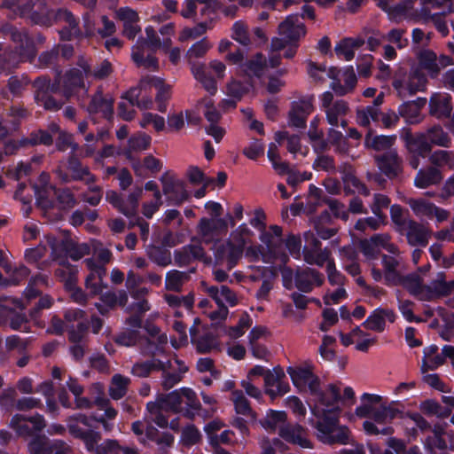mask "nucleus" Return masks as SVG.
Returning <instances> with one entry per match:
<instances>
[{"instance_id": "f3484780", "label": "nucleus", "mask_w": 454, "mask_h": 454, "mask_svg": "<svg viewBox=\"0 0 454 454\" xmlns=\"http://www.w3.org/2000/svg\"><path fill=\"white\" fill-rule=\"evenodd\" d=\"M198 233L206 243L213 242L215 238L226 232L228 222L224 218L202 217L197 226Z\"/></svg>"}, {"instance_id": "e2e57ef3", "label": "nucleus", "mask_w": 454, "mask_h": 454, "mask_svg": "<svg viewBox=\"0 0 454 454\" xmlns=\"http://www.w3.org/2000/svg\"><path fill=\"white\" fill-rule=\"evenodd\" d=\"M430 160L434 165L454 168V154L451 152L438 150L430 156Z\"/></svg>"}, {"instance_id": "c85d7f7f", "label": "nucleus", "mask_w": 454, "mask_h": 454, "mask_svg": "<svg viewBox=\"0 0 454 454\" xmlns=\"http://www.w3.org/2000/svg\"><path fill=\"white\" fill-rule=\"evenodd\" d=\"M395 319V315L393 310L378 308L371 313L364 325L369 330L380 333L384 331L387 321L393 323Z\"/></svg>"}, {"instance_id": "6e6552de", "label": "nucleus", "mask_w": 454, "mask_h": 454, "mask_svg": "<svg viewBox=\"0 0 454 454\" xmlns=\"http://www.w3.org/2000/svg\"><path fill=\"white\" fill-rule=\"evenodd\" d=\"M286 419L285 411L270 410L261 421V425L266 430L279 428V435L288 442L301 448H311V442L307 439L304 430L300 426L285 425Z\"/></svg>"}, {"instance_id": "774afa93", "label": "nucleus", "mask_w": 454, "mask_h": 454, "mask_svg": "<svg viewBox=\"0 0 454 454\" xmlns=\"http://www.w3.org/2000/svg\"><path fill=\"white\" fill-rule=\"evenodd\" d=\"M232 402L234 403L237 413L248 415L251 412L250 406L242 391L235 390L232 392Z\"/></svg>"}, {"instance_id": "7ed1b4c3", "label": "nucleus", "mask_w": 454, "mask_h": 454, "mask_svg": "<svg viewBox=\"0 0 454 454\" xmlns=\"http://www.w3.org/2000/svg\"><path fill=\"white\" fill-rule=\"evenodd\" d=\"M336 401L321 396L319 403H314L310 408L317 419L315 425L316 436L325 444H348L351 440L349 429L340 424L341 408L338 406Z\"/></svg>"}, {"instance_id": "cd10ccee", "label": "nucleus", "mask_w": 454, "mask_h": 454, "mask_svg": "<svg viewBox=\"0 0 454 454\" xmlns=\"http://www.w3.org/2000/svg\"><path fill=\"white\" fill-rule=\"evenodd\" d=\"M79 66L82 70H71L64 77V92L67 97L71 96L77 88L83 86L82 75L90 73V67L85 59H81Z\"/></svg>"}, {"instance_id": "c756f323", "label": "nucleus", "mask_w": 454, "mask_h": 454, "mask_svg": "<svg viewBox=\"0 0 454 454\" xmlns=\"http://www.w3.org/2000/svg\"><path fill=\"white\" fill-rule=\"evenodd\" d=\"M404 231L408 242L412 246H426L429 236V231L423 224L418 223L412 220L404 223L401 229Z\"/></svg>"}, {"instance_id": "f8f14e48", "label": "nucleus", "mask_w": 454, "mask_h": 454, "mask_svg": "<svg viewBox=\"0 0 454 454\" xmlns=\"http://www.w3.org/2000/svg\"><path fill=\"white\" fill-rule=\"evenodd\" d=\"M449 144L448 134L442 128L435 126L412 139L409 144V150L424 157L430 152L432 145L448 146Z\"/></svg>"}, {"instance_id": "052dcab7", "label": "nucleus", "mask_w": 454, "mask_h": 454, "mask_svg": "<svg viewBox=\"0 0 454 454\" xmlns=\"http://www.w3.org/2000/svg\"><path fill=\"white\" fill-rule=\"evenodd\" d=\"M446 433L440 427H435L433 436L427 440V445L431 449L447 450L452 448V443H449L445 439Z\"/></svg>"}, {"instance_id": "1a4fd4ad", "label": "nucleus", "mask_w": 454, "mask_h": 454, "mask_svg": "<svg viewBox=\"0 0 454 454\" xmlns=\"http://www.w3.org/2000/svg\"><path fill=\"white\" fill-rule=\"evenodd\" d=\"M167 366L173 370H176V368L178 369V372H168L164 377L163 385L165 387L169 388L179 382L181 380L182 374L187 371L186 365L176 359L174 361H168L167 363L162 361L137 363L134 364L131 372L135 376L146 377L153 370L157 368H160L166 372Z\"/></svg>"}, {"instance_id": "c03bdc74", "label": "nucleus", "mask_w": 454, "mask_h": 454, "mask_svg": "<svg viewBox=\"0 0 454 454\" xmlns=\"http://www.w3.org/2000/svg\"><path fill=\"white\" fill-rule=\"evenodd\" d=\"M308 74L313 81L322 82L328 77L332 80H336L340 75V71L334 67L326 68L325 66L317 65L314 62H309Z\"/></svg>"}, {"instance_id": "6ab92c4d", "label": "nucleus", "mask_w": 454, "mask_h": 454, "mask_svg": "<svg viewBox=\"0 0 454 454\" xmlns=\"http://www.w3.org/2000/svg\"><path fill=\"white\" fill-rule=\"evenodd\" d=\"M361 249L368 259L374 258L381 248L387 250L392 254H397V247L389 242V238L386 234H377L370 239H365L360 243Z\"/></svg>"}, {"instance_id": "4be33fe9", "label": "nucleus", "mask_w": 454, "mask_h": 454, "mask_svg": "<svg viewBox=\"0 0 454 454\" xmlns=\"http://www.w3.org/2000/svg\"><path fill=\"white\" fill-rule=\"evenodd\" d=\"M44 426L43 418L38 414L29 418L15 415L10 422V427L20 436L30 435L43 428Z\"/></svg>"}, {"instance_id": "79ce46f5", "label": "nucleus", "mask_w": 454, "mask_h": 454, "mask_svg": "<svg viewBox=\"0 0 454 454\" xmlns=\"http://www.w3.org/2000/svg\"><path fill=\"white\" fill-rule=\"evenodd\" d=\"M100 300L102 303L97 304V308L101 314H105L108 309L116 305H122L127 301V294L124 291L114 293L107 291L100 294Z\"/></svg>"}, {"instance_id": "4c0bfd02", "label": "nucleus", "mask_w": 454, "mask_h": 454, "mask_svg": "<svg viewBox=\"0 0 454 454\" xmlns=\"http://www.w3.org/2000/svg\"><path fill=\"white\" fill-rule=\"evenodd\" d=\"M450 99V97L446 93L434 94L429 102L431 114L437 118L450 115L451 111Z\"/></svg>"}, {"instance_id": "423d86ee", "label": "nucleus", "mask_w": 454, "mask_h": 454, "mask_svg": "<svg viewBox=\"0 0 454 454\" xmlns=\"http://www.w3.org/2000/svg\"><path fill=\"white\" fill-rule=\"evenodd\" d=\"M399 285L403 286L411 294L420 300H431L440 295L454 294V280L446 282L442 272H439L429 286L422 285V281L417 274L402 277Z\"/></svg>"}, {"instance_id": "2eb2a0df", "label": "nucleus", "mask_w": 454, "mask_h": 454, "mask_svg": "<svg viewBox=\"0 0 454 454\" xmlns=\"http://www.w3.org/2000/svg\"><path fill=\"white\" fill-rule=\"evenodd\" d=\"M425 74L417 69H412L407 75L403 77L395 76L393 86L397 91L399 97L407 98L414 95L418 91L424 90L426 87Z\"/></svg>"}, {"instance_id": "5701e85b", "label": "nucleus", "mask_w": 454, "mask_h": 454, "mask_svg": "<svg viewBox=\"0 0 454 454\" xmlns=\"http://www.w3.org/2000/svg\"><path fill=\"white\" fill-rule=\"evenodd\" d=\"M285 373L281 368L268 370L264 377L265 392L274 399L288 392L289 386L283 381Z\"/></svg>"}, {"instance_id": "ddd939ff", "label": "nucleus", "mask_w": 454, "mask_h": 454, "mask_svg": "<svg viewBox=\"0 0 454 454\" xmlns=\"http://www.w3.org/2000/svg\"><path fill=\"white\" fill-rule=\"evenodd\" d=\"M205 291L219 307L218 310L208 313L212 321L218 322L225 319L229 313L228 307H233L238 303L236 294L226 286H205Z\"/></svg>"}, {"instance_id": "864d4df0", "label": "nucleus", "mask_w": 454, "mask_h": 454, "mask_svg": "<svg viewBox=\"0 0 454 454\" xmlns=\"http://www.w3.org/2000/svg\"><path fill=\"white\" fill-rule=\"evenodd\" d=\"M244 71L250 76L261 77L267 71V60L262 54H256L247 63Z\"/></svg>"}, {"instance_id": "20e7f679", "label": "nucleus", "mask_w": 454, "mask_h": 454, "mask_svg": "<svg viewBox=\"0 0 454 454\" xmlns=\"http://www.w3.org/2000/svg\"><path fill=\"white\" fill-rule=\"evenodd\" d=\"M286 372L294 387L300 391H309L314 396V403H319L321 396L325 399L332 398L333 400L339 398L340 391L335 387L328 386L324 390L320 388L319 379L313 373L311 364L289 366Z\"/></svg>"}, {"instance_id": "ea45409f", "label": "nucleus", "mask_w": 454, "mask_h": 454, "mask_svg": "<svg viewBox=\"0 0 454 454\" xmlns=\"http://www.w3.org/2000/svg\"><path fill=\"white\" fill-rule=\"evenodd\" d=\"M423 358L420 371L425 374L429 370H434L444 363V357L438 353L436 345L426 347L423 350Z\"/></svg>"}, {"instance_id": "de8ad7c7", "label": "nucleus", "mask_w": 454, "mask_h": 454, "mask_svg": "<svg viewBox=\"0 0 454 454\" xmlns=\"http://www.w3.org/2000/svg\"><path fill=\"white\" fill-rule=\"evenodd\" d=\"M57 19L59 22L65 23V27L60 32L63 38L69 39L72 36H77L79 35L76 20L68 11H59Z\"/></svg>"}, {"instance_id": "4468645a", "label": "nucleus", "mask_w": 454, "mask_h": 454, "mask_svg": "<svg viewBox=\"0 0 454 454\" xmlns=\"http://www.w3.org/2000/svg\"><path fill=\"white\" fill-rule=\"evenodd\" d=\"M321 108L325 114L326 121L332 127L341 126L345 128L347 121L345 120L349 108L343 100L333 101V96L331 92H324L320 97Z\"/></svg>"}, {"instance_id": "9d476101", "label": "nucleus", "mask_w": 454, "mask_h": 454, "mask_svg": "<svg viewBox=\"0 0 454 454\" xmlns=\"http://www.w3.org/2000/svg\"><path fill=\"white\" fill-rule=\"evenodd\" d=\"M182 408L180 390H175L166 396L159 397L156 402L147 404L148 419L153 421L160 427H165L168 425V419L164 413L168 411H178Z\"/></svg>"}, {"instance_id": "c9c22d12", "label": "nucleus", "mask_w": 454, "mask_h": 454, "mask_svg": "<svg viewBox=\"0 0 454 454\" xmlns=\"http://www.w3.org/2000/svg\"><path fill=\"white\" fill-rule=\"evenodd\" d=\"M356 82V76L353 69L346 68L342 72L340 71V75L336 80H333L331 88L336 93L343 95L351 90Z\"/></svg>"}, {"instance_id": "69168bd1", "label": "nucleus", "mask_w": 454, "mask_h": 454, "mask_svg": "<svg viewBox=\"0 0 454 454\" xmlns=\"http://www.w3.org/2000/svg\"><path fill=\"white\" fill-rule=\"evenodd\" d=\"M186 278L187 275L184 272L171 270L168 272L166 276V288L168 290L177 291L181 288Z\"/></svg>"}, {"instance_id": "473e14b6", "label": "nucleus", "mask_w": 454, "mask_h": 454, "mask_svg": "<svg viewBox=\"0 0 454 454\" xmlns=\"http://www.w3.org/2000/svg\"><path fill=\"white\" fill-rule=\"evenodd\" d=\"M127 324L129 328L116 338V342L125 347H130L139 341V333L137 329L141 326V318L135 315L128 319Z\"/></svg>"}, {"instance_id": "6e6d98bb", "label": "nucleus", "mask_w": 454, "mask_h": 454, "mask_svg": "<svg viewBox=\"0 0 454 454\" xmlns=\"http://www.w3.org/2000/svg\"><path fill=\"white\" fill-rule=\"evenodd\" d=\"M231 38L243 46L251 44L247 25L242 21H236L231 27Z\"/></svg>"}, {"instance_id": "49530a36", "label": "nucleus", "mask_w": 454, "mask_h": 454, "mask_svg": "<svg viewBox=\"0 0 454 454\" xmlns=\"http://www.w3.org/2000/svg\"><path fill=\"white\" fill-rule=\"evenodd\" d=\"M377 160L380 169L387 176H393L397 175L400 168V162L395 152L390 151L379 157Z\"/></svg>"}, {"instance_id": "5fc2aeb1", "label": "nucleus", "mask_w": 454, "mask_h": 454, "mask_svg": "<svg viewBox=\"0 0 454 454\" xmlns=\"http://www.w3.org/2000/svg\"><path fill=\"white\" fill-rule=\"evenodd\" d=\"M129 384V379L128 377L120 374L114 375L109 387L110 396L114 400L121 399L126 394Z\"/></svg>"}, {"instance_id": "a878e982", "label": "nucleus", "mask_w": 454, "mask_h": 454, "mask_svg": "<svg viewBox=\"0 0 454 454\" xmlns=\"http://www.w3.org/2000/svg\"><path fill=\"white\" fill-rule=\"evenodd\" d=\"M450 64L449 58L442 57L437 59L436 55L430 51H424L419 55V68H416L421 73H426L431 77L437 75L441 67Z\"/></svg>"}, {"instance_id": "bf43d9fd", "label": "nucleus", "mask_w": 454, "mask_h": 454, "mask_svg": "<svg viewBox=\"0 0 454 454\" xmlns=\"http://www.w3.org/2000/svg\"><path fill=\"white\" fill-rule=\"evenodd\" d=\"M351 336L354 338L356 348L359 351H367L369 347L375 342V338L371 334L363 332L360 327H356L351 332Z\"/></svg>"}, {"instance_id": "338daca9", "label": "nucleus", "mask_w": 454, "mask_h": 454, "mask_svg": "<svg viewBox=\"0 0 454 454\" xmlns=\"http://www.w3.org/2000/svg\"><path fill=\"white\" fill-rule=\"evenodd\" d=\"M419 106L415 101L406 102L400 106L399 114L405 117L410 122L417 121L419 116Z\"/></svg>"}, {"instance_id": "37998d69", "label": "nucleus", "mask_w": 454, "mask_h": 454, "mask_svg": "<svg viewBox=\"0 0 454 454\" xmlns=\"http://www.w3.org/2000/svg\"><path fill=\"white\" fill-rule=\"evenodd\" d=\"M132 168L137 176L144 178L149 173L154 174L159 172L161 168V164L159 160L149 155L145 157L143 161L134 160L132 162Z\"/></svg>"}, {"instance_id": "9b49d317", "label": "nucleus", "mask_w": 454, "mask_h": 454, "mask_svg": "<svg viewBox=\"0 0 454 454\" xmlns=\"http://www.w3.org/2000/svg\"><path fill=\"white\" fill-rule=\"evenodd\" d=\"M306 29L298 15H289L278 26V37L271 39V50L280 51L288 43L298 42L304 36Z\"/></svg>"}, {"instance_id": "2f4dec72", "label": "nucleus", "mask_w": 454, "mask_h": 454, "mask_svg": "<svg viewBox=\"0 0 454 454\" xmlns=\"http://www.w3.org/2000/svg\"><path fill=\"white\" fill-rule=\"evenodd\" d=\"M313 105L310 99L295 102L289 113V123L296 128L303 127L308 115L311 114Z\"/></svg>"}, {"instance_id": "09e8293b", "label": "nucleus", "mask_w": 454, "mask_h": 454, "mask_svg": "<svg viewBox=\"0 0 454 454\" xmlns=\"http://www.w3.org/2000/svg\"><path fill=\"white\" fill-rule=\"evenodd\" d=\"M396 139L395 136H374L371 131L366 135L364 144L376 151L390 148Z\"/></svg>"}, {"instance_id": "dca6fc26", "label": "nucleus", "mask_w": 454, "mask_h": 454, "mask_svg": "<svg viewBox=\"0 0 454 454\" xmlns=\"http://www.w3.org/2000/svg\"><path fill=\"white\" fill-rule=\"evenodd\" d=\"M49 178L48 174L42 173L34 186L36 203L44 211L53 208L57 199V191L49 184Z\"/></svg>"}, {"instance_id": "3c124183", "label": "nucleus", "mask_w": 454, "mask_h": 454, "mask_svg": "<svg viewBox=\"0 0 454 454\" xmlns=\"http://www.w3.org/2000/svg\"><path fill=\"white\" fill-rule=\"evenodd\" d=\"M163 192L176 203H181L188 198V192L180 181L166 183Z\"/></svg>"}, {"instance_id": "bb28decb", "label": "nucleus", "mask_w": 454, "mask_h": 454, "mask_svg": "<svg viewBox=\"0 0 454 454\" xmlns=\"http://www.w3.org/2000/svg\"><path fill=\"white\" fill-rule=\"evenodd\" d=\"M78 424L77 425H70L69 431L70 433L78 438L83 440L85 443V447L89 451H94L98 445V442L100 440V434L94 431H86L79 427V424H82L84 426H90L88 423V419L85 416L79 415L77 418Z\"/></svg>"}, {"instance_id": "f257e3e1", "label": "nucleus", "mask_w": 454, "mask_h": 454, "mask_svg": "<svg viewBox=\"0 0 454 454\" xmlns=\"http://www.w3.org/2000/svg\"><path fill=\"white\" fill-rule=\"evenodd\" d=\"M281 233L280 227L272 225L260 234L262 246L253 245L251 243L254 235L252 230L247 223H241L231 232L226 244L217 253L221 258L228 261L230 269L234 267L243 254L254 262L262 259L265 263H274L277 260L285 262L287 256L282 250Z\"/></svg>"}, {"instance_id": "a19ab883", "label": "nucleus", "mask_w": 454, "mask_h": 454, "mask_svg": "<svg viewBox=\"0 0 454 454\" xmlns=\"http://www.w3.org/2000/svg\"><path fill=\"white\" fill-rule=\"evenodd\" d=\"M363 43L364 41L360 38H344L335 45L334 51L339 58L348 61L354 58L355 51Z\"/></svg>"}, {"instance_id": "393cba45", "label": "nucleus", "mask_w": 454, "mask_h": 454, "mask_svg": "<svg viewBox=\"0 0 454 454\" xmlns=\"http://www.w3.org/2000/svg\"><path fill=\"white\" fill-rule=\"evenodd\" d=\"M6 33L14 43H18V54L20 61L29 60L35 56L33 42L27 37L25 31L10 27H6Z\"/></svg>"}, {"instance_id": "aec40b11", "label": "nucleus", "mask_w": 454, "mask_h": 454, "mask_svg": "<svg viewBox=\"0 0 454 454\" xmlns=\"http://www.w3.org/2000/svg\"><path fill=\"white\" fill-rule=\"evenodd\" d=\"M408 203L414 214L418 216L427 217L430 219L435 217L438 223L443 222L449 217V212L447 210L441 208L424 199H411Z\"/></svg>"}, {"instance_id": "13d9d810", "label": "nucleus", "mask_w": 454, "mask_h": 454, "mask_svg": "<svg viewBox=\"0 0 454 454\" xmlns=\"http://www.w3.org/2000/svg\"><path fill=\"white\" fill-rule=\"evenodd\" d=\"M304 259L309 264H316L318 266H323L326 263L328 265L329 262H333L329 257V253L327 251H320L319 247L314 249L313 251H309L308 247L306 246L303 248Z\"/></svg>"}, {"instance_id": "b1692460", "label": "nucleus", "mask_w": 454, "mask_h": 454, "mask_svg": "<svg viewBox=\"0 0 454 454\" xmlns=\"http://www.w3.org/2000/svg\"><path fill=\"white\" fill-rule=\"evenodd\" d=\"M88 270L90 271L85 279L86 289L91 295L102 294L106 286L103 284V277L106 274V269L102 265L95 263L94 259L85 261Z\"/></svg>"}, {"instance_id": "8fccbe9b", "label": "nucleus", "mask_w": 454, "mask_h": 454, "mask_svg": "<svg viewBox=\"0 0 454 454\" xmlns=\"http://www.w3.org/2000/svg\"><path fill=\"white\" fill-rule=\"evenodd\" d=\"M69 274L60 277L65 284L66 288L70 292L71 297L77 302H83L85 301V294L83 292L76 287V269H69Z\"/></svg>"}, {"instance_id": "e433bc0d", "label": "nucleus", "mask_w": 454, "mask_h": 454, "mask_svg": "<svg viewBox=\"0 0 454 454\" xmlns=\"http://www.w3.org/2000/svg\"><path fill=\"white\" fill-rule=\"evenodd\" d=\"M382 264L384 267V280L388 286H397L402 281L397 268L400 264V260L394 256H383Z\"/></svg>"}, {"instance_id": "f03ea898", "label": "nucleus", "mask_w": 454, "mask_h": 454, "mask_svg": "<svg viewBox=\"0 0 454 454\" xmlns=\"http://www.w3.org/2000/svg\"><path fill=\"white\" fill-rule=\"evenodd\" d=\"M402 411L395 407V403L385 404L382 396L375 394L364 393L361 396V403L356 408L355 414H351L349 419L356 416L366 418L363 423V428L367 434L389 435L394 433L390 425L392 420L402 417Z\"/></svg>"}, {"instance_id": "58836bf2", "label": "nucleus", "mask_w": 454, "mask_h": 454, "mask_svg": "<svg viewBox=\"0 0 454 454\" xmlns=\"http://www.w3.org/2000/svg\"><path fill=\"white\" fill-rule=\"evenodd\" d=\"M114 99L110 96H102L101 93L95 95L88 107L90 113L101 114L103 117L109 119L114 113Z\"/></svg>"}, {"instance_id": "7c9ffc66", "label": "nucleus", "mask_w": 454, "mask_h": 454, "mask_svg": "<svg viewBox=\"0 0 454 454\" xmlns=\"http://www.w3.org/2000/svg\"><path fill=\"white\" fill-rule=\"evenodd\" d=\"M323 276L312 269L300 270L295 275V285L302 292H309L314 286H321Z\"/></svg>"}, {"instance_id": "a211bd4d", "label": "nucleus", "mask_w": 454, "mask_h": 454, "mask_svg": "<svg viewBox=\"0 0 454 454\" xmlns=\"http://www.w3.org/2000/svg\"><path fill=\"white\" fill-rule=\"evenodd\" d=\"M31 454H71L70 447L62 441H49L45 436L34 438L28 444Z\"/></svg>"}, {"instance_id": "f704fd0d", "label": "nucleus", "mask_w": 454, "mask_h": 454, "mask_svg": "<svg viewBox=\"0 0 454 454\" xmlns=\"http://www.w3.org/2000/svg\"><path fill=\"white\" fill-rule=\"evenodd\" d=\"M117 15L123 22L124 35L129 39L134 38L140 30L139 27L137 25L138 20L137 12L129 7H124L119 9Z\"/></svg>"}, {"instance_id": "4d7b16f0", "label": "nucleus", "mask_w": 454, "mask_h": 454, "mask_svg": "<svg viewBox=\"0 0 454 454\" xmlns=\"http://www.w3.org/2000/svg\"><path fill=\"white\" fill-rule=\"evenodd\" d=\"M403 424L406 427L408 434L414 436L417 434L415 427L420 430L427 429L429 426L425 419L419 413H412L403 418Z\"/></svg>"}, {"instance_id": "72a5a7b5", "label": "nucleus", "mask_w": 454, "mask_h": 454, "mask_svg": "<svg viewBox=\"0 0 454 454\" xmlns=\"http://www.w3.org/2000/svg\"><path fill=\"white\" fill-rule=\"evenodd\" d=\"M191 71L195 80H197L208 93L211 95L216 93L217 83L215 78L207 73L204 64L191 62Z\"/></svg>"}, {"instance_id": "603ef678", "label": "nucleus", "mask_w": 454, "mask_h": 454, "mask_svg": "<svg viewBox=\"0 0 454 454\" xmlns=\"http://www.w3.org/2000/svg\"><path fill=\"white\" fill-rule=\"evenodd\" d=\"M146 89L138 85L137 88H132L125 94V98L129 102L131 106H137L143 109H149L153 106V100L150 98H142L140 99L142 90Z\"/></svg>"}, {"instance_id": "a18cd8bd", "label": "nucleus", "mask_w": 454, "mask_h": 454, "mask_svg": "<svg viewBox=\"0 0 454 454\" xmlns=\"http://www.w3.org/2000/svg\"><path fill=\"white\" fill-rule=\"evenodd\" d=\"M442 178L440 171L434 168H430L427 170L420 169L417 173L414 184L418 188L424 189L438 184Z\"/></svg>"}, {"instance_id": "0eeeda50", "label": "nucleus", "mask_w": 454, "mask_h": 454, "mask_svg": "<svg viewBox=\"0 0 454 454\" xmlns=\"http://www.w3.org/2000/svg\"><path fill=\"white\" fill-rule=\"evenodd\" d=\"M48 244L51 247V254L53 260L59 262V268L57 270V272L59 277H64L65 275L69 274L70 270L67 268L76 269L67 262V257H70L74 261H77L90 252V247L85 243H74L70 240H58L53 237L48 238Z\"/></svg>"}, {"instance_id": "412c9836", "label": "nucleus", "mask_w": 454, "mask_h": 454, "mask_svg": "<svg viewBox=\"0 0 454 454\" xmlns=\"http://www.w3.org/2000/svg\"><path fill=\"white\" fill-rule=\"evenodd\" d=\"M140 86L145 89L154 87L157 90L155 100L157 109L160 112H165L167 109L166 102L171 97V85L167 84L164 81L157 76H145L140 81Z\"/></svg>"}, {"instance_id": "680f3d73", "label": "nucleus", "mask_w": 454, "mask_h": 454, "mask_svg": "<svg viewBox=\"0 0 454 454\" xmlns=\"http://www.w3.org/2000/svg\"><path fill=\"white\" fill-rule=\"evenodd\" d=\"M371 121H379V109L375 106L357 110L356 121L359 125L367 126Z\"/></svg>"}, {"instance_id": "39448f33", "label": "nucleus", "mask_w": 454, "mask_h": 454, "mask_svg": "<svg viewBox=\"0 0 454 454\" xmlns=\"http://www.w3.org/2000/svg\"><path fill=\"white\" fill-rule=\"evenodd\" d=\"M160 32L162 35H168V37L160 41L156 35L154 29L152 27H147L145 28L146 41L145 43L137 42L133 47L132 59L137 66L153 69L158 68V60L156 58L149 55L146 58L145 57V47L146 46L152 51L162 49L167 51L171 44L169 35L173 34V27L170 24L165 25L160 28Z\"/></svg>"}, {"instance_id": "0e129e2a", "label": "nucleus", "mask_w": 454, "mask_h": 454, "mask_svg": "<svg viewBox=\"0 0 454 454\" xmlns=\"http://www.w3.org/2000/svg\"><path fill=\"white\" fill-rule=\"evenodd\" d=\"M67 168L71 171L74 179H82L86 182L93 180L92 176L86 168H83L77 159L72 158L67 163Z\"/></svg>"}]
</instances>
